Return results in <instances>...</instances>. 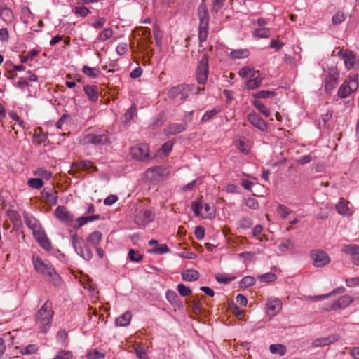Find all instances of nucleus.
<instances>
[{
	"label": "nucleus",
	"instance_id": "obj_1",
	"mask_svg": "<svg viewBox=\"0 0 359 359\" xmlns=\"http://www.w3.org/2000/svg\"><path fill=\"white\" fill-rule=\"evenodd\" d=\"M23 217L26 225L32 231L33 236L40 246L46 250H50L52 249L51 243L40 222L34 216L27 212L23 213Z\"/></svg>",
	"mask_w": 359,
	"mask_h": 359
},
{
	"label": "nucleus",
	"instance_id": "obj_2",
	"mask_svg": "<svg viewBox=\"0 0 359 359\" xmlns=\"http://www.w3.org/2000/svg\"><path fill=\"white\" fill-rule=\"evenodd\" d=\"M53 316L52 303L46 301L36 314V323L41 332L46 333L48 331Z\"/></svg>",
	"mask_w": 359,
	"mask_h": 359
},
{
	"label": "nucleus",
	"instance_id": "obj_3",
	"mask_svg": "<svg viewBox=\"0 0 359 359\" xmlns=\"http://www.w3.org/2000/svg\"><path fill=\"white\" fill-rule=\"evenodd\" d=\"M32 262L34 269L37 272L50 278L55 285H60V277L50 264L46 263L39 257L35 255L32 256Z\"/></svg>",
	"mask_w": 359,
	"mask_h": 359
},
{
	"label": "nucleus",
	"instance_id": "obj_4",
	"mask_svg": "<svg viewBox=\"0 0 359 359\" xmlns=\"http://www.w3.org/2000/svg\"><path fill=\"white\" fill-rule=\"evenodd\" d=\"M198 15L200 20L198 27V39L200 43L206 41L209 29V16L206 6L201 4L198 8Z\"/></svg>",
	"mask_w": 359,
	"mask_h": 359
},
{
	"label": "nucleus",
	"instance_id": "obj_5",
	"mask_svg": "<svg viewBox=\"0 0 359 359\" xmlns=\"http://www.w3.org/2000/svg\"><path fill=\"white\" fill-rule=\"evenodd\" d=\"M359 86L358 76H348V78L340 86L337 91V95L342 98H346L352 93L356 91Z\"/></svg>",
	"mask_w": 359,
	"mask_h": 359
},
{
	"label": "nucleus",
	"instance_id": "obj_6",
	"mask_svg": "<svg viewBox=\"0 0 359 359\" xmlns=\"http://www.w3.org/2000/svg\"><path fill=\"white\" fill-rule=\"evenodd\" d=\"M209 75L208 56L203 54L196 69V77L200 84H205Z\"/></svg>",
	"mask_w": 359,
	"mask_h": 359
},
{
	"label": "nucleus",
	"instance_id": "obj_7",
	"mask_svg": "<svg viewBox=\"0 0 359 359\" xmlns=\"http://www.w3.org/2000/svg\"><path fill=\"white\" fill-rule=\"evenodd\" d=\"M109 142V137L106 134L95 135L91 133L83 134L80 137L82 144H93L94 145H103Z\"/></svg>",
	"mask_w": 359,
	"mask_h": 359
},
{
	"label": "nucleus",
	"instance_id": "obj_8",
	"mask_svg": "<svg viewBox=\"0 0 359 359\" xmlns=\"http://www.w3.org/2000/svg\"><path fill=\"white\" fill-rule=\"evenodd\" d=\"M154 219V212L149 209H142L135 215V223L140 226H144Z\"/></svg>",
	"mask_w": 359,
	"mask_h": 359
},
{
	"label": "nucleus",
	"instance_id": "obj_9",
	"mask_svg": "<svg viewBox=\"0 0 359 359\" xmlns=\"http://www.w3.org/2000/svg\"><path fill=\"white\" fill-rule=\"evenodd\" d=\"M54 215L57 219L60 222L65 223L68 226H72L74 222V215L69 212L67 208L65 206H58L54 212Z\"/></svg>",
	"mask_w": 359,
	"mask_h": 359
},
{
	"label": "nucleus",
	"instance_id": "obj_10",
	"mask_svg": "<svg viewBox=\"0 0 359 359\" xmlns=\"http://www.w3.org/2000/svg\"><path fill=\"white\" fill-rule=\"evenodd\" d=\"M311 257L316 267H323L329 264L330 261L327 254L321 250H312Z\"/></svg>",
	"mask_w": 359,
	"mask_h": 359
},
{
	"label": "nucleus",
	"instance_id": "obj_11",
	"mask_svg": "<svg viewBox=\"0 0 359 359\" xmlns=\"http://www.w3.org/2000/svg\"><path fill=\"white\" fill-rule=\"evenodd\" d=\"M339 54L342 57L344 60V65L348 70H350L355 67V66L359 64V59L356 54L353 52L348 50H341L339 52Z\"/></svg>",
	"mask_w": 359,
	"mask_h": 359
},
{
	"label": "nucleus",
	"instance_id": "obj_12",
	"mask_svg": "<svg viewBox=\"0 0 359 359\" xmlns=\"http://www.w3.org/2000/svg\"><path fill=\"white\" fill-rule=\"evenodd\" d=\"M168 170L163 167H154L146 171V177L150 181H159L168 175Z\"/></svg>",
	"mask_w": 359,
	"mask_h": 359
},
{
	"label": "nucleus",
	"instance_id": "obj_13",
	"mask_svg": "<svg viewBox=\"0 0 359 359\" xmlns=\"http://www.w3.org/2000/svg\"><path fill=\"white\" fill-rule=\"evenodd\" d=\"M149 146L147 144L135 145L130 149V154L133 158L144 161L149 156Z\"/></svg>",
	"mask_w": 359,
	"mask_h": 359
},
{
	"label": "nucleus",
	"instance_id": "obj_14",
	"mask_svg": "<svg viewBox=\"0 0 359 359\" xmlns=\"http://www.w3.org/2000/svg\"><path fill=\"white\" fill-rule=\"evenodd\" d=\"M339 81V73L334 69H331L325 79V88L327 92H332Z\"/></svg>",
	"mask_w": 359,
	"mask_h": 359
},
{
	"label": "nucleus",
	"instance_id": "obj_15",
	"mask_svg": "<svg viewBox=\"0 0 359 359\" xmlns=\"http://www.w3.org/2000/svg\"><path fill=\"white\" fill-rule=\"evenodd\" d=\"M189 90H190L189 86L177 85L176 86L171 88L169 90L168 96L172 99H174V98L177 97L178 96H180V99L182 100H184L189 96V94H188Z\"/></svg>",
	"mask_w": 359,
	"mask_h": 359
},
{
	"label": "nucleus",
	"instance_id": "obj_16",
	"mask_svg": "<svg viewBox=\"0 0 359 359\" xmlns=\"http://www.w3.org/2000/svg\"><path fill=\"white\" fill-rule=\"evenodd\" d=\"M341 251L345 254L349 255L353 263L359 266V245L355 244L344 245Z\"/></svg>",
	"mask_w": 359,
	"mask_h": 359
},
{
	"label": "nucleus",
	"instance_id": "obj_17",
	"mask_svg": "<svg viewBox=\"0 0 359 359\" xmlns=\"http://www.w3.org/2000/svg\"><path fill=\"white\" fill-rule=\"evenodd\" d=\"M282 308V302L278 299H269L266 303L267 314L273 317L278 314Z\"/></svg>",
	"mask_w": 359,
	"mask_h": 359
},
{
	"label": "nucleus",
	"instance_id": "obj_18",
	"mask_svg": "<svg viewBox=\"0 0 359 359\" xmlns=\"http://www.w3.org/2000/svg\"><path fill=\"white\" fill-rule=\"evenodd\" d=\"M97 170L93 163L90 161L85 160L81 161L74 162L72 165V170H69V173L74 175L75 173L80 170H88V169Z\"/></svg>",
	"mask_w": 359,
	"mask_h": 359
},
{
	"label": "nucleus",
	"instance_id": "obj_19",
	"mask_svg": "<svg viewBox=\"0 0 359 359\" xmlns=\"http://www.w3.org/2000/svg\"><path fill=\"white\" fill-rule=\"evenodd\" d=\"M248 120L255 127L262 131H266L267 125L265 121L256 113H250L248 116Z\"/></svg>",
	"mask_w": 359,
	"mask_h": 359
},
{
	"label": "nucleus",
	"instance_id": "obj_20",
	"mask_svg": "<svg viewBox=\"0 0 359 359\" xmlns=\"http://www.w3.org/2000/svg\"><path fill=\"white\" fill-rule=\"evenodd\" d=\"M100 219V215L80 217L77 218L76 219H74V222L71 226L74 229H79L88 222L98 220Z\"/></svg>",
	"mask_w": 359,
	"mask_h": 359
},
{
	"label": "nucleus",
	"instance_id": "obj_21",
	"mask_svg": "<svg viewBox=\"0 0 359 359\" xmlns=\"http://www.w3.org/2000/svg\"><path fill=\"white\" fill-rule=\"evenodd\" d=\"M42 198L45 203L50 205H55L57 201V192L51 190L48 191L46 189L43 190L41 193Z\"/></svg>",
	"mask_w": 359,
	"mask_h": 359
},
{
	"label": "nucleus",
	"instance_id": "obj_22",
	"mask_svg": "<svg viewBox=\"0 0 359 359\" xmlns=\"http://www.w3.org/2000/svg\"><path fill=\"white\" fill-rule=\"evenodd\" d=\"M186 130V124L172 123L165 128L164 132L166 135H174L179 134Z\"/></svg>",
	"mask_w": 359,
	"mask_h": 359
},
{
	"label": "nucleus",
	"instance_id": "obj_23",
	"mask_svg": "<svg viewBox=\"0 0 359 359\" xmlns=\"http://www.w3.org/2000/svg\"><path fill=\"white\" fill-rule=\"evenodd\" d=\"M348 203V202H346L344 198H341L335 206L337 212L345 217L351 216L353 212L349 208Z\"/></svg>",
	"mask_w": 359,
	"mask_h": 359
},
{
	"label": "nucleus",
	"instance_id": "obj_24",
	"mask_svg": "<svg viewBox=\"0 0 359 359\" xmlns=\"http://www.w3.org/2000/svg\"><path fill=\"white\" fill-rule=\"evenodd\" d=\"M0 18L6 23H11L14 20V14L11 8L6 6H0Z\"/></svg>",
	"mask_w": 359,
	"mask_h": 359
},
{
	"label": "nucleus",
	"instance_id": "obj_25",
	"mask_svg": "<svg viewBox=\"0 0 359 359\" xmlns=\"http://www.w3.org/2000/svg\"><path fill=\"white\" fill-rule=\"evenodd\" d=\"M263 77L260 76V74H255L251 77L245 85V88L248 90H253L259 87L262 84Z\"/></svg>",
	"mask_w": 359,
	"mask_h": 359
},
{
	"label": "nucleus",
	"instance_id": "obj_26",
	"mask_svg": "<svg viewBox=\"0 0 359 359\" xmlns=\"http://www.w3.org/2000/svg\"><path fill=\"white\" fill-rule=\"evenodd\" d=\"M353 302V298L346 294L341 297L337 302H334L332 305V309L337 310L338 309L345 308Z\"/></svg>",
	"mask_w": 359,
	"mask_h": 359
},
{
	"label": "nucleus",
	"instance_id": "obj_27",
	"mask_svg": "<svg viewBox=\"0 0 359 359\" xmlns=\"http://www.w3.org/2000/svg\"><path fill=\"white\" fill-rule=\"evenodd\" d=\"M338 340V337L332 335L327 337L317 339L313 341V346L320 347L327 346Z\"/></svg>",
	"mask_w": 359,
	"mask_h": 359
},
{
	"label": "nucleus",
	"instance_id": "obj_28",
	"mask_svg": "<svg viewBox=\"0 0 359 359\" xmlns=\"http://www.w3.org/2000/svg\"><path fill=\"white\" fill-rule=\"evenodd\" d=\"M83 90L90 101L95 102L98 100L99 93L96 86H84Z\"/></svg>",
	"mask_w": 359,
	"mask_h": 359
},
{
	"label": "nucleus",
	"instance_id": "obj_29",
	"mask_svg": "<svg viewBox=\"0 0 359 359\" xmlns=\"http://www.w3.org/2000/svg\"><path fill=\"white\" fill-rule=\"evenodd\" d=\"M132 318V313L130 311H126L118 318L116 319L115 323L117 326H127L130 324Z\"/></svg>",
	"mask_w": 359,
	"mask_h": 359
},
{
	"label": "nucleus",
	"instance_id": "obj_30",
	"mask_svg": "<svg viewBox=\"0 0 359 359\" xmlns=\"http://www.w3.org/2000/svg\"><path fill=\"white\" fill-rule=\"evenodd\" d=\"M102 239V234L101 232L98 231H95L90 233L88 238L87 241L89 243H90L92 245L97 247L100 241Z\"/></svg>",
	"mask_w": 359,
	"mask_h": 359
},
{
	"label": "nucleus",
	"instance_id": "obj_31",
	"mask_svg": "<svg viewBox=\"0 0 359 359\" xmlns=\"http://www.w3.org/2000/svg\"><path fill=\"white\" fill-rule=\"evenodd\" d=\"M250 52L248 49L232 50L229 55L232 59H243L249 56Z\"/></svg>",
	"mask_w": 359,
	"mask_h": 359
},
{
	"label": "nucleus",
	"instance_id": "obj_32",
	"mask_svg": "<svg viewBox=\"0 0 359 359\" xmlns=\"http://www.w3.org/2000/svg\"><path fill=\"white\" fill-rule=\"evenodd\" d=\"M259 71H255L254 69L249 67H244L239 70V75L243 79L251 78L255 74H259Z\"/></svg>",
	"mask_w": 359,
	"mask_h": 359
},
{
	"label": "nucleus",
	"instance_id": "obj_33",
	"mask_svg": "<svg viewBox=\"0 0 359 359\" xmlns=\"http://www.w3.org/2000/svg\"><path fill=\"white\" fill-rule=\"evenodd\" d=\"M182 278L187 281L196 280L199 277V273L197 271L189 269L184 271L182 274Z\"/></svg>",
	"mask_w": 359,
	"mask_h": 359
},
{
	"label": "nucleus",
	"instance_id": "obj_34",
	"mask_svg": "<svg viewBox=\"0 0 359 359\" xmlns=\"http://www.w3.org/2000/svg\"><path fill=\"white\" fill-rule=\"evenodd\" d=\"M165 296L166 299L171 304L178 307H181L182 306V301L181 300L180 297L177 295V293H165Z\"/></svg>",
	"mask_w": 359,
	"mask_h": 359
},
{
	"label": "nucleus",
	"instance_id": "obj_35",
	"mask_svg": "<svg viewBox=\"0 0 359 359\" xmlns=\"http://www.w3.org/2000/svg\"><path fill=\"white\" fill-rule=\"evenodd\" d=\"M252 34L254 36H256L257 38H268L271 35V31L269 28L265 27H259L257 29H255L252 32Z\"/></svg>",
	"mask_w": 359,
	"mask_h": 359
},
{
	"label": "nucleus",
	"instance_id": "obj_36",
	"mask_svg": "<svg viewBox=\"0 0 359 359\" xmlns=\"http://www.w3.org/2000/svg\"><path fill=\"white\" fill-rule=\"evenodd\" d=\"M114 34V31L111 28H106L103 29L97 36V39L99 41H105L110 39Z\"/></svg>",
	"mask_w": 359,
	"mask_h": 359
},
{
	"label": "nucleus",
	"instance_id": "obj_37",
	"mask_svg": "<svg viewBox=\"0 0 359 359\" xmlns=\"http://www.w3.org/2000/svg\"><path fill=\"white\" fill-rule=\"evenodd\" d=\"M253 105L258 109L264 116L269 117L271 114L269 109L259 100L253 101Z\"/></svg>",
	"mask_w": 359,
	"mask_h": 359
},
{
	"label": "nucleus",
	"instance_id": "obj_38",
	"mask_svg": "<svg viewBox=\"0 0 359 359\" xmlns=\"http://www.w3.org/2000/svg\"><path fill=\"white\" fill-rule=\"evenodd\" d=\"M82 72L88 76L93 79L97 77L100 74L98 69L90 67L87 65L83 67Z\"/></svg>",
	"mask_w": 359,
	"mask_h": 359
},
{
	"label": "nucleus",
	"instance_id": "obj_39",
	"mask_svg": "<svg viewBox=\"0 0 359 359\" xmlns=\"http://www.w3.org/2000/svg\"><path fill=\"white\" fill-rule=\"evenodd\" d=\"M215 278L217 281L220 283L227 284L236 278V277L230 276L224 273H219L215 275Z\"/></svg>",
	"mask_w": 359,
	"mask_h": 359
},
{
	"label": "nucleus",
	"instance_id": "obj_40",
	"mask_svg": "<svg viewBox=\"0 0 359 359\" xmlns=\"http://www.w3.org/2000/svg\"><path fill=\"white\" fill-rule=\"evenodd\" d=\"M239 151L245 154H248L250 151V144L245 139H240L236 144Z\"/></svg>",
	"mask_w": 359,
	"mask_h": 359
},
{
	"label": "nucleus",
	"instance_id": "obj_41",
	"mask_svg": "<svg viewBox=\"0 0 359 359\" xmlns=\"http://www.w3.org/2000/svg\"><path fill=\"white\" fill-rule=\"evenodd\" d=\"M72 243L76 251V252H79L82 248V238H80L76 233H74L72 235Z\"/></svg>",
	"mask_w": 359,
	"mask_h": 359
},
{
	"label": "nucleus",
	"instance_id": "obj_42",
	"mask_svg": "<svg viewBox=\"0 0 359 359\" xmlns=\"http://www.w3.org/2000/svg\"><path fill=\"white\" fill-rule=\"evenodd\" d=\"M276 95V93L275 91L270 90H261L255 94H254L253 97L257 99H267L271 98Z\"/></svg>",
	"mask_w": 359,
	"mask_h": 359
},
{
	"label": "nucleus",
	"instance_id": "obj_43",
	"mask_svg": "<svg viewBox=\"0 0 359 359\" xmlns=\"http://www.w3.org/2000/svg\"><path fill=\"white\" fill-rule=\"evenodd\" d=\"M270 351L273 354H279L280 356L284 355L286 352V348L282 344H272L270 346Z\"/></svg>",
	"mask_w": 359,
	"mask_h": 359
},
{
	"label": "nucleus",
	"instance_id": "obj_44",
	"mask_svg": "<svg viewBox=\"0 0 359 359\" xmlns=\"http://www.w3.org/2000/svg\"><path fill=\"white\" fill-rule=\"evenodd\" d=\"M34 175L48 180L52 177L51 172L43 168H39L34 172Z\"/></svg>",
	"mask_w": 359,
	"mask_h": 359
},
{
	"label": "nucleus",
	"instance_id": "obj_45",
	"mask_svg": "<svg viewBox=\"0 0 359 359\" xmlns=\"http://www.w3.org/2000/svg\"><path fill=\"white\" fill-rule=\"evenodd\" d=\"M255 283V279L252 276H245L240 282V286L243 289L248 288Z\"/></svg>",
	"mask_w": 359,
	"mask_h": 359
},
{
	"label": "nucleus",
	"instance_id": "obj_46",
	"mask_svg": "<svg viewBox=\"0 0 359 359\" xmlns=\"http://www.w3.org/2000/svg\"><path fill=\"white\" fill-rule=\"evenodd\" d=\"M277 278V276L273 273H266L258 277V279L262 283H271Z\"/></svg>",
	"mask_w": 359,
	"mask_h": 359
},
{
	"label": "nucleus",
	"instance_id": "obj_47",
	"mask_svg": "<svg viewBox=\"0 0 359 359\" xmlns=\"http://www.w3.org/2000/svg\"><path fill=\"white\" fill-rule=\"evenodd\" d=\"M27 184L31 188L39 189L43 186V182L40 178H31L28 180Z\"/></svg>",
	"mask_w": 359,
	"mask_h": 359
},
{
	"label": "nucleus",
	"instance_id": "obj_48",
	"mask_svg": "<svg viewBox=\"0 0 359 359\" xmlns=\"http://www.w3.org/2000/svg\"><path fill=\"white\" fill-rule=\"evenodd\" d=\"M77 254L86 260H90L93 257V252L88 246L80 250Z\"/></svg>",
	"mask_w": 359,
	"mask_h": 359
},
{
	"label": "nucleus",
	"instance_id": "obj_49",
	"mask_svg": "<svg viewBox=\"0 0 359 359\" xmlns=\"http://www.w3.org/2000/svg\"><path fill=\"white\" fill-rule=\"evenodd\" d=\"M278 214L283 219L286 218L291 212L292 210L284 205H279L276 210Z\"/></svg>",
	"mask_w": 359,
	"mask_h": 359
},
{
	"label": "nucleus",
	"instance_id": "obj_50",
	"mask_svg": "<svg viewBox=\"0 0 359 359\" xmlns=\"http://www.w3.org/2000/svg\"><path fill=\"white\" fill-rule=\"evenodd\" d=\"M252 224L253 222L252 219L247 217L241 218L238 222V227L243 229L250 228L252 226Z\"/></svg>",
	"mask_w": 359,
	"mask_h": 359
},
{
	"label": "nucleus",
	"instance_id": "obj_51",
	"mask_svg": "<svg viewBox=\"0 0 359 359\" xmlns=\"http://www.w3.org/2000/svg\"><path fill=\"white\" fill-rule=\"evenodd\" d=\"M74 12L76 15H79L83 18L86 17L90 13V11L84 6H76Z\"/></svg>",
	"mask_w": 359,
	"mask_h": 359
},
{
	"label": "nucleus",
	"instance_id": "obj_52",
	"mask_svg": "<svg viewBox=\"0 0 359 359\" xmlns=\"http://www.w3.org/2000/svg\"><path fill=\"white\" fill-rule=\"evenodd\" d=\"M169 251V248L166 244H161L158 246L155 247L152 250H150L149 252L155 254H164Z\"/></svg>",
	"mask_w": 359,
	"mask_h": 359
},
{
	"label": "nucleus",
	"instance_id": "obj_53",
	"mask_svg": "<svg viewBox=\"0 0 359 359\" xmlns=\"http://www.w3.org/2000/svg\"><path fill=\"white\" fill-rule=\"evenodd\" d=\"M105 354L100 353L97 349H94L87 354L88 359H104Z\"/></svg>",
	"mask_w": 359,
	"mask_h": 359
},
{
	"label": "nucleus",
	"instance_id": "obj_54",
	"mask_svg": "<svg viewBox=\"0 0 359 359\" xmlns=\"http://www.w3.org/2000/svg\"><path fill=\"white\" fill-rule=\"evenodd\" d=\"M128 257L131 261L138 262L142 260V255H140L138 251L130 249L128 252Z\"/></svg>",
	"mask_w": 359,
	"mask_h": 359
},
{
	"label": "nucleus",
	"instance_id": "obj_55",
	"mask_svg": "<svg viewBox=\"0 0 359 359\" xmlns=\"http://www.w3.org/2000/svg\"><path fill=\"white\" fill-rule=\"evenodd\" d=\"M38 130H39V134H35L34 135V138L36 142H37L39 144H41L42 142H44L47 140V135L42 132L41 128H39Z\"/></svg>",
	"mask_w": 359,
	"mask_h": 359
},
{
	"label": "nucleus",
	"instance_id": "obj_56",
	"mask_svg": "<svg viewBox=\"0 0 359 359\" xmlns=\"http://www.w3.org/2000/svg\"><path fill=\"white\" fill-rule=\"evenodd\" d=\"M136 107L135 105L131 106L124 115L126 121H130L132 120L136 114Z\"/></svg>",
	"mask_w": 359,
	"mask_h": 359
},
{
	"label": "nucleus",
	"instance_id": "obj_57",
	"mask_svg": "<svg viewBox=\"0 0 359 359\" xmlns=\"http://www.w3.org/2000/svg\"><path fill=\"white\" fill-rule=\"evenodd\" d=\"M10 220L13 223L14 225L21 223L20 215L15 211H10L8 212Z\"/></svg>",
	"mask_w": 359,
	"mask_h": 359
},
{
	"label": "nucleus",
	"instance_id": "obj_58",
	"mask_svg": "<svg viewBox=\"0 0 359 359\" xmlns=\"http://www.w3.org/2000/svg\"><path fill=\"white\" fill-rule=\"evenodd\" d=\"M72 358V353L69 351L62 350L53 358V359H71Z\"/></svg>",
	"mask_w": 359,
	"mask_h": 359
},
{
	"label": "nucleus",
	"instance_id": "obj_59",
	"mask_svg": "<svg viewBox=\"0 0 359 359\" xmlns=\"http://www.w3.org/2000/svg\"><path fill=\"white\" fill-rule=\"evenodd\" d=\"M344 20H345L344 13L342 12H337L332 17V23L334 25H338L341 24L342 22H344Z\"/></svg>",
	"mask_w": 359,
	"mask_h": 359
},
{
	"label": "nucleus",
	"instance_id": "obj_60",
	"mask_svg": "<svg viewBox=\"0 0 359 359\" xmlns=\"http://www.w3.org/2000/svg\"><path fill=\"white\" fill-rule=\"evenodd\" d=\"M38 350V347L35 344H29L22 349V354H32L35 353Z\"/></svg>",
	"mask_w": 359,
	"mask_h": 359
},
{
	"label": "nucleus",
	"instance_id": "obj_61",
	"mask_svg": "<svg viewBox=\"0 0 359 359\" xmlns=\"http://www.w3.org/2000/svg\"><path fill=\"white\" fill-rule=\"evenodd\" d=\"M231 309L233 313L237 316V318L240 320H242L244 316V311L241 309L236 304H233L231 306Z\"/></svg>",
	"mask_w": 359,
	"mask_h": 359
},
{
	"label": "nucleus",
	"instance_id": "obj_62",
	"mask_svg": "<svg viewBox=\"0 0 359 359\" xmlns=\"http://www.w3.org/2000/svg\"><path fill=\"white\" fill-rule=\"evenodd\" d=\"M245 205L252 210H257L259 208V203L257 201L253 198H248L245 201Z\"/></svg>",
	"mask_w": 359,
	"mask_h": 359
},
{
	"label": "nucleus",
	"instance_id": "obj_63",
	"mask_svg": "<svg viewBox=\"0 0 359 359\" xmlns=\"http://www.w3.org/2000/svg\"><path fill=\"white\" fill-rule=\"evenodd\" d=\"M105 22H106V19L104 18L100 17L95 20V21L92 24V26L94 28L99 29H101L104 26Z\"/></svg>",
	"mask_w": 359,
	"mask_h": 359
},
{
	"label": "nucleus",
	"instance_id": "obj_64",
	"mask_svg": "<svg viewBox=\"0 0 359 359\" xmlns=\"http://www.w3.org/2000/svg\"><path fill=\"white\" fill-rule=\"evenodd\" d=\"M135 351L139 359H149L144 348L138 347L135 349Z\"/></svg>",
	"mask_w": 359,
	"mask_h": 359
}]
</instances>
